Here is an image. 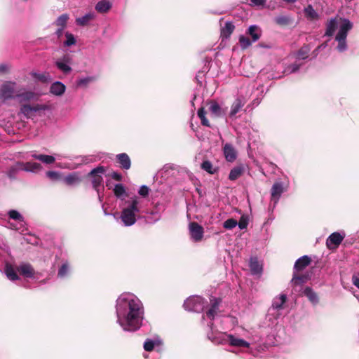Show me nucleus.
I'll use <instances>...</instances> for the list:
<instances>
[{
	"label": "nucleus",
	"instance_id": "1",
	"mask_svg": "<svg viewBox=\"0 0 359 359\" xmlns=\"http://www.w3.org/2000/svg\"><path fill=\"white\" fill-rule=\"evenodd\" d=\"M116 323L126 332H135L142 325L144 309L142 302L134 294L122 293L116 302Z\"/></svg>",
	"mask_w": 359,
	"mask_h": 359
},
{
	"label": "nucleus",
	"instance_id": "2",
	"mask_svg": "<svg viewBox=\"0 0 359 359\" xmlns=\"http://www.w3.org/2000/svg\"><path fill=\"white\" fill-rule=\"evenodd\" d=\"M352 28L353 23L348 19L337 15L326 23L325 35L332 36L337 31L334 36V42L337 43L335 48L338 52L343 53L348 49L347 35Z\"/></svg>",
	"mask_w": 359,
	"mask_h": 359
},
{
	"label": "nucleus",
	"instance_id": "3",
	"mask_svg": "<svg viewBox=\"0 0 359 359\" xmlns=\"http://www.w3.org/2000/svg\"><path fill=\"white\" fill-rule=\"evenodd\" d=\"M145 201L140 196H134L125 200L121 205L120 219L125 226L133 225L140 215L147 213Z\"/></svg>",
	"mask_w": 359,
	"mask_h": 359
},
{
	"label": "nucleus",
	"instance_id": "4",
	"mask_svg": "<svg viewBox=\"0 0 359 359\" xmlns=\"http://www.w3.org/2000/svg\"><path fill=\"white\" fill-rule=\"evenodd\" d=\"M206 303L203 297L192 296L184 301L183 306L187 311L201 313L204 310Z\"/></svg>",
	"mask_w": 359,
	"mask_h": 359
},
{
	"label": "nucleus",
	"instance_id": "5",
	"mask_svg": "<svg viewBox=\"0 0 359 359\" xmlns=\"http://www.w3.org/2000/svg\"><path fill=\"white\" fill-rule=\"evenodd\" d=\"M49 109L46 104H23L21 105L20 111L27 118H32L41 111Z\"/></svg>",
	"mask_w": 359,
	"mask_h": 359
},
{
	"label": "nucleus",
	"instance_id": "6",
	"mask_svg": "<svg viewBox=\"0 0 359 359\" xmlns=\"http://www.w3.org/2000/svg\"><path fill=\"white\" fill-rule=\"evenodd\" d=\"M16 83L6 81L0 86V98L4 101L15 98Z\"/></svg>",
	"mask_w": 359,
	"mask_h": 359
},
{
	"label": "nucleus",
	"instance_id": "7",
	"mask_svg": "<svg viewBox=\"0 0 359 359\" xmlns=\"http://www.w3.org/2000/svg\"><path fill=\"white\" fill-rule=\"evenodd\" d=\"M55 65L57 68L65 74H69L72 71V58L69 54L64 55L62 57L56 60Z\"/></svg>",
	"mask_w": 359,
	"mask_h": 359
},
{
	"label": "nucleus",
	"instance_id": "8",
	"mask_svg": "<svg viewBox=\"0 0 359 359\" xmlns=\"http://www.w3.org/2000/svg\"><path fill=\"white\" fill-rule=\"evenodd\" d=\"M104 172L105 168L104 166H98L93 169L89 173V175L92 177L93 187L98 193L103 181L102 175Z\"/></svg>",
	"mask_w": 359,
	"mask_h": 359
},
{
	"label": "nucleus",
	"instance_id": "9",
	"mask_svg": "<svg viewBox=\"0 0 359 359\" xmlns=\"http://www.w3.org/2000/svg\"><path fill=\"white\" fill-rule=\"evenodd\" d=\"M346 236L344 231L334 232L326 240L327 248L330 250L337 249Z\"/></svg>",
	"mask_w": 359,
	"mask_h": 359
},
{
	"label": "nucleus",
	"instance_id": "10",
	"mask_svg": "<svg viewBox=\"0 0 359 359\" xmlns=\"http://www.w3.org/2000/svg\"><path fill=\"white\" fill-rule=\"evenodd\" d=\"M8 217L10 219H12L18 222L17 224H15L13 223H10L9 224L10 228L12 229H15V230L23 231V229H24V227L25 225V222L24 220V217H22V215L18 211H17L15 210H9L8 212Z\"/></svg>",
	"mask_w": 359,
	"mask_h": 359
},
{
	"label": "nucleus",
	"instance_id": "11",
	"mask_svg": "<svg viewBox=\"0 0 359 359\" xmlns=\"http://www.w3.org/2000/svg\"><path fill=\"white\" fill-rule=\"evenodd\" d=\"M189 231L191 238L194 242H199L202 240L204 230L202 226L197 222H193L189 224Z\"/></svg>",
	"mask_w": 359,
	"mask_h": 359
},
{
	"label": "nucleus",
	"instance_id": "12",
	"mask_svg": "<svg viewBox=\"0 0 359 359\" xmlns=\"http://www.w3.org/2000/svg\"><path fill=\"white\" fill-rule=\"evenodd\" d=\"M286 190L282 182H276L271 189V201L274 203V207L278 203L282 194Z\"/></svg>",
	"mask_w": 359,
	"mask_h": 359
},
{
	"label": "nucleus",
	"instance_id": "13",
	"mask_svg": "<svg viewBox=\"0 0 359 359\" xmlns=\"http://www.w3.org/2000/svg\"><path fill=\"white\" fill-rule=\"evenodd\" d=\"M222 299L212 297L210 299V307L206 311V316L210 320H214L219 313V308L221 304Z\"/></svg>",
	"mask_w": 359,
	"mask_h": 359
},
{
	"label": "nucleus",
	"instance_id": "14",
	"mask_svg": "<svg viewBox=\"0 0 359 359\" xmlns=\"http://www.w3.org/2000/svg\"><path fill=\"white\" fill-rule=\"evenodd\" d=\"M15 99L21 104H26L38 100L39 95L32 90H22L15 95Z\"/></svg>",
	"mask_w": 359,
	"mask_h": 359
},
{
	"label": "nucleus",
	"instance_id": "15",
	"mask_svg": "<svg viewBox=\"0 0 359 359\" xmlns=\"http://www.w3.org/2000/svg\"><path fill=\"white\" fill-rule=\"evenodd\" d=\"M225 336L226 337L229 344L233 347L241 348V347H245V348H249L250 346V344L247 341L239 338L233 334H225Z\"/></svg>",
	"mask_w": 359,
	"mask_h": 359
},
{
	"label": "nucleus",
	"instance_id": "16",
	"mask_svg": "<svg viewBox=\"0 0 359 359\" xmlns=\"http://www.w3.org/2000/svg\"><path fill=\"white\" fill-rule=\"evenodd\" d=\"M287 300V296L284 294H281L276 297L272 302L271 307L269 309V313L275 314L276 311H278L283 309V306Z\"/></svg>",
	"mask_w": 359,
	"mask_h": 359
},
{
	"label": "nucleus",
	"instance_id": "17",
	"mask_svg": "<svg viewBox=\"0 0 359 359\" xmlns=\"http://www.w3.org/2000/svg\"><path fill=\"white\" fill-rule=\"evenodd\" d=\"M17 169H21L22 171L36 172L42 169L40 163L36 162L18 163Z\"/></svg>",
	"mask_w": 359,
	"mask_h": 359
},
{
	"label": "nucleus",
	"instance_id": "18",
	"mask_svg": "<svg viewBox=\"0 0 359 359\" xmlns=\"http://www.w3.org/2000/svg\"><path fill=\"white\" fill-rule=\"evenodd\" d=\"M223 152L226 160L233 162L236 159L237 152L232 144L226 143L223 148Z\"/></svg>",
	"mask_w": 359,
	"mask_h": 359
},
{
	"label": "nucleus",
	"instance_id": "19",
	"mask_svg": "<svg viewBox=\"0 0 359 359\" xmlns=\"http://www.w3.org/2000/svg\"><path fill=\"white\" fill-rule=\"evenodd\" d=\"M249 266L252 274L260 276L262 273V264L259 263L257 257H251L250 259Z\"/></svg>",
	"mask_w": 359,
	"mask_h": 359
},
{
	"label": "nucleus",
	"instance_id": "20",
	"mask_svg": "<svg viewBox=\"0 0 359 359\" xmlns=\"http://www.w3.org/2000/svg\"><path fill=\"white\" fill-rule=\"evenodd\" d=\"M65 90L66 86L60 81H55L52 83L50 88V93L55 96L62 95L65 93Z\"/></svg>",
	"mask_w": 359,
	"mask_h": 359
},
{
	"label": "nucleus",
	"instance_id": "21",
	"mask_svg": "<svg viewBox=\"0 0 359 359\" xmlns=\"http://www.w3.org/2000/svg\"><path fill=\"white\" fill-rule=\"evenodd\" d=\"M245 102L243 100L239 97L236 98L231 106L229 116L231 118L234 117L236 115V114L241 110V109L245 105Z\"/></svg>",
	"mask_w": 359,
	"mask_h": 359
},
{
	"label": "nucleus",
	"instance_id": "22",
	"mask_svg": "<svg viewBox=\"0 0 359 359\" xmlns=\"http://www.w3.org/2000/svg\"><path fill=\"white\" fill-rule=\"evenodd\" d=\"M18 271L26 278H34V270L29 264H22L18 268Z\"/></svg>",
	"mask_w": 359,
	"mask_h": 359
},
{
	"label": "nucleus",
	"instance_id": "23",
	"mask_svg": "<svg viewBox=\"0 0 359 359\" xmlns=\"http://www.w3.org/2000/svg\"><path fill=\"white\" fill-rule=\"evenodd\" d=\"M311 263V258L307 255L299 257L294 263V269L300 271L305 269Z\"/></svg>",
	"mask_w": 359,
	"mask_h": 359
},
{
	"label": "nucleus",
	"instance_id": "24",
	"mask_svg": "<svg viewBox=\"0 0 359 359\" xmlns=\"http://www.w3.org/2000/svg\"><path fill=\"white\" fill-rule=\"evenodd\" d=\"M116 159L123 169L128 170L130 168L131 162L127 154L122 153L117 154Z\"/></svg>",
	"mask_w": 359,
	"mask_h": 359
},
{
	"label": "nucleus",
	"instance_id": "25",
	"mask_svg": "<svg viewBox=\"0 0 359 359\" xmlns=\"http://www.w3.org/2000/svg\"><path fill=\"white\" fill-rule=\"evenodd\" d=\"M95 18V13L93 12H89L84 15L77 18L76 19V25L79 26H86L89 22Z\"/></svg>",
	"mask_w": 359,
	"mask_h": 359
},
{
	"label": "nucleus",
	"instance_id": "26",
	"mask_svg": "<svg viewBox=\"0 0 359 359\" xmlns=\"http://www.w3.org/2000/svg\"><path fill=\"white\" fill-rule=\"evenodd\" d=\"M64 182L67 185L74 186L81 182V178L78 173L72 172L64 178Z\"/></svg>",
	"mask_w": 359,
	"mask_h": 359
},
{
	"label": "nucleus",
	"instance_id": "27",
	"mask_svg": "<svg viewBox=\"0 0 359 359\" xmlns=\"http://www.w3.org/2000/svg\"><path fill=\"white\" fill-rule=\"evenodd\" d=\"M32 157L41 161L45 164H52L55 162V158L53 156L45 154H32Z\"/></svg>",
	"mask_w": 359,
	"mask_h": 359
},
{
	"label": "nucleus",
	"instance_id": "28",
	"mask_svg": "<svg viewBox=\"0 0 359 359\" xmlns=\"http://www.w3.org/2000/svg\"><path fill=\"white\" fill-rule=\"evenodd\" d=\"M248 34L252 36V41L256 42L260 38L261 31L257 25H253L248 27Z\"/></svg>",
	"mask_w": 359,
	"mask_h": 359
},
{
	"label": "nucleus",
	"instance_id": "29",
	"mask_svg": "<svg viewBox=\"0 0 359 359\" xmlns=\"http://www.w3.org/2000/svg\"><path fill=\"white\" fill-rule=\"evenodd\" d=\"M113 191L116 198L123 201L125 196H126V191L125 187L122 184H115Z\"/></svg>",
	"mask_w": 359,
	"mask_h": 359
},
{
	"label": "nucleus",
	"instance_id": "30",
	"mask_svg": "<svg viewBox=\"0 0 359 359\" xmlns=\"http://www.w3.org/2000/svg\"><path fill=\"white\" fill-rule=\"evenodd\" d=\"M244 171V168L243 166H236L233 168L229 175V179L231 181H234L237 180L239 177H241Z\"/></svg>",
	"mask_w": 359,
	"mask_h": 359
},
{
	"label": "nucleus",
	"instance_id": "31",
	"mask_svg": "<svg viewBox=\"0 0 359 359\" xmlns=\"http://www.w3.org/2000/svg\"><path fill=\"white\" fill-rule=\"evenodd\" d=\"M304 293L313 304L316 305L318 303V297L311 287H306L304 290Z\"/></svg>",
	"mask_w": 359,
	"mask_h": 359
},
{
	"label": "nucleus",
	"instance_id": "32",
	"mask_svg": "<svg viewBox=\"0 0 359 359\" xmlns=\"http://www.w3.org/2000/svg\"><path fill=\"white\" fill-rule=\"evenodd\" d=\"M111 6L109 1L107 0L100 1L95 6V9L100 13H106Z\"/></svg>",
	"mask_w": 359,
	"mask_h": 359
},
{
	"label": "nucleus",
	"instance_id": "33",
	"mask_svg": "<svg viewBox=\"0 0 359 359\" xmlns=\"http://www.w3.org/2000/svg\"><path fill=\"white\" fill-rule=\"evenodd\" d=\"M234 28H235V27L232 22H226L225 23V25L222 29V31H221L222 36L224 37L228 38L231 34L233 31L234 30Z\"/></svg>",
	"mask_w": 359,
	"mask_h": 359
},
{
	"label": "nucleus",
	"instance_id": "34",
	"mask_svg": "<svg viewBox=\"0 0 359 359\" xmlns=\"http://www.w3.org/2000/svg\"><path fill=\"white\" fill-rule=\"evenodd\" d=\"M70 271V266L67 262L63 263L57 272V277L60 278H64L68 276Z\"/></svg>",
	"mask_w": 359,
	"mask_h": 359
},
{
	"label": "nucleus",
	"instance_id": "35",
	"mask_svg": "<svg viewBox=\"0 0 359 359\" xmlns=\"http://www.w3.org/2000/svg\"><path fill=\"white\" fill-rule=\"evenodd\" d=\"M32 76L35 78L36 79L43 82V83H48L51 81V76L48 73H36L33 72L32 73Z\"/></svg>",
	"mask_w": 359,
	"mask_h": 359
},
{
	"label": "nucleus",
	"instance_id": "36",
	"mask_svg": "<svg viewBox=\"0 0 359 359\" xmlns=\"http://www.w3.org/2000/svg\"><path fill=\"white\" fill-rule=\"evenodd\" d=\"M5 274L11 280H16L19 279L18 274L11 266L6 265L5 268Z\"/></svg>",
	"mask_w": 359,
	"mask_h": 359
},
{
	"label": "nucleus",
	"instance_id": "37",
	"mask_svg": "<svg viewBox=\"0 0 359 359\" xmlns=\"http://www.w3.org/2000/svg\"><path fill=\"white\" fill-rule=\"evenodd\" d=\"M160 342L161 341L158 339H147L144 343V349L146 351H151L154 346L159 344Z\"/></svg>",
	"mask_w": 359,
	"mask_h": 359
},
{
	"label": "nucleus",
	"instance_id": "38",
	"mask_svg": "<svg viewBox=\"0 0 359 359\" xmlns=\"http://www.w3.org/2000/svg\"><path fill=\"white\" fill-rule=\"evenodd\" d=\"M210 111L215 116H220L222 114V109L216 102H212L209 107Z\"/></svg>",
	"mask_w": 359,
	"mask_h": 359
},
{
	"label": "nucleus",
	"instance_id": "39",
	"mask_svg": "<svg viewBox=\"0 0 359 359\" xmlns=\"http://www.w3.org/2000/svg\"><path fill=\"white\" fill-rule=\"evenodd\" d=\"M309 51L310 48L309 46H304L297 53L296 57L299 60H304L307 58Z\"/></svg>",
	"mask_w": 359,
	"mask_h": 359
},
{
	"label": "nucleus",
	"instance_id": "40",
	"mask_svg": "<svg viewBox=\"0 0 359 359\" xmlns=\"http://www.w3.org/2000/svg\"><path fill=\"white\" fill-rule=\"evenodd\" d=\"M274 21L276 24L283 26L289 25L292 20L287 15H279L275 18Z\"/></svg>",
	"mask_w": 359,
	"mask_h": 359
},
{
	"label": "nucleus",
	"instance_id": "41",
	"mask_svg": "<svg viewBox=\"0 0 359 359\" xmlns=\"http://www.w3.org/2000/svg\"><path fill=\"white\" fill-rule=\"evenodd\" d=\"M198 116L201 119V124L204 126L210 127V123L208 120L206 118V111H205L204 108H200L198 110Z\"/></svg>",
	"mask_w": 359,
	"mask_h": 359
},
{
	"label": "nucleus",
	"instance_id": "42",
	"mask_svg": "<svg viewBox=\"0 0 359 359\" xmlns=\"http://www.w3.org/2000/svg\"><path fill=\"white\" fill-rule=\"evenodd\" d=\"M201 168L210 174H214L217 168H214L212 163L209 161H205L201 164Z\"/></svg>",
	"mask_w": 359,
	"mask_h": 359
},
{
	"label": "nucleus",
	"instance_id": "43",
	"mask_svg": "<svg viewBox=\"0 0 359 359\" xmlns=\"http://www.w3.org/2000/svg\"><path fill=\"white\" fill-rule=\"evenodd\" d=\"M68 20L69 15L67 13H64L57 18L55 21V25L58 27L65 28Z\"/></svg>",
	"mask_w": 359,
	"mask_h": 359
},
{
	"label": "nucleus",
	"instance_id": "44",
	"mask_svg": "<svg viewBox=\"0 0 359 359\" xmlns=\"http://www.w3.org/2000/svg\"><path fill=\"white\" fill-rule=\"evenodd\" d=\"M65 37L66 40L64 41L65 46H71L76 43L75 37L72 34L69 32H66Z\"/></svg>",
	"mask_w": 359,
	"mask_h": 359
},
{
	"label": "nucleus",
	"instance_id": "45",
	"mask_svg": "<svg viewBox=\"0 0 359 359\" xmlns=\"http://www.w3.org/2000/svg\"><path fill=\"white\" fill-rule=\"evenodd\" d=\"M252 42V41H250L248 37L243 35H241L239 37V43L243 49H246L248 48L251 45Z\"/></svg>",
	"mask_w": 359,
	"mask_h": 359
},
{
	"label": "nucleus",
	"instance_id": "46",
	"mask_svg": "<svg viewBox=\"0 0 359 359\" xmlns=\"http://www.w3.org/2000/svg\"><path fill=\"white\" fill-rule=\"evenodd\" d=\"M238 224V222L236 219H228L227 220H226L224 224H223V226L224 229H232L233 228H235Z\"/></svg>",
	"mask_w": 359,
	"mask_h": 359
},
{
	"label": "nucleus",
	"instance_id": "47",
	"mask_svg": "<svg viewBox=\"0 0 359 359\" xmlns=\"http://www.w3.org/2000/svg\"><path fill=\"white\" fill-rule=\"evenodd\" d=\"M93 81V78L90 76H86L79 79L76 83L78 86H86L90 82Z\"/></svg>",
	"mask_w": 359,
	"mask_h": 359
},
{
	"label": "nucleus",
	"instance_id": "48",
	"mask_svg": "<svg viewBox=\"0 0 359 359\" xmlns=\"http://www.w3.org/2000/svg\"><path fill=\"white\" fill-rule=\"evenodd\" d=\"M46 176L53 181L59 180L60 179V174L57 171H48Z\"/></svg>",
	"mask_w": 359,
	"mask_h": 359
},
{
	"label": "nucleus",
	"instance_id": "49",
	"mask_svg": "<svg viewBox=\"0 0 359 359\" xmlns=\"http://www.w3.org/2000/svg\"><path fill=\"white\" fill-rule=\"evenodd\" d=\"M18 168V163H15L13 167H11L8 172V175L10 178H14L15 175L17 174V172L18 171H20L22 170L21 169H17Z\"/></svg>",
	"mask_w": 359,
	"mask_h": 359
},
{
	"label": "nucleus",
	"instance_id": "50",
	"mask_svg": "<svg viewBox=\"0 0 359 359\" xmlns=\"http://www.w3.org/2000/svg\"><path fill=\"white\" fill-rule=\"evenodd\" d=\"M149 191V189L146 185H142L140 187L138 190V194L142 196L141 198H143L144 197H146L148 196Z\"/></svg>",
	"mask_w": 359,
	"mask_h": 359
},
{
	"label": "nucleus",
	"instance_id": "51",
	"mask_svg": "<svg viewBox=\"0 0 359 359\" xmlns=\"http://www.w3.org/2000/svg\"><path fill=\"white\" fill-rule=\"evenodd\" d=\"M306 14L311 18H314L317 16V13L311 6H309L305 8Z\"/></svg>",
	"mask_w": 359,
	"mask_h": 359
},
{
	"label": "nucleus",
	"instance_id": "52",
	"mask_svg": "<svg viewBox=\"0 0 359 359\" xmlns=\"http://www.w3.org/2000/svg\"><path fill=\"white\" fill-rule=\"evenodd\" d=\"M11 66L7 63L0 64V75L7 74L10 70Z\"/></svg>",
	"mask_w": 359,
	"mask_h": 359
},
{
	"label": "nucleus",
	"instance_id": "53",
	"mask_svg": "<svg viewBox=\"0 0 359 359\" xmlns=\"http://www.w3.org/2000/svg\"><path fill=\"white\" fill-rule=\"evenodd\" d=\"M306 281V278L304 276H299L295 274H294L293 278L292 279V282L294 283L295 284L297 283H302Z\"/></svg>",
	"mask_w": 359,
	"mask_h": 359
},
{
	"label": "nucleus",
	"instance_id": "54",
	"mask_svg": "<svg viewBox=\"0 0 359 359\" xmlns=\"http://www.w3.org/2000/svg\"><path fill=\"white\" fill-rule=\"evenodd\" d=\"M299 69V65L293 64V65L289 66L286 69L285 72L287 73H294L297 71H298Z\"/></svg>",
	"mask_w": 359,
	"mask_h": 359
},
{
	"label": "nucleus",
	"instance_id": "55",
	"mask_svg": "<svg viewBox=\"0 0 359 359\" xmlns=\"http://www.w3.org/2000/svg\"><path fill=\"white\" fill-rule=\"evenodd\" d=\"M353 284L359 289V273L354 274L352 277Z\"/></svg>",
	"mask_w": 359,
	"mask_h": 359
},
{
	"label": "nucleus",
	"instance_id": "56",
	"mask_svg": "<svg viewBox=\"0 0 359 359\" xmlns=\"http://www.w3.org/2000/svg\"><path fill=\"white\" fill-rule=\"evenodd\" d=\"M111 177L116 180V181H121V179H122V176L120 173L118 172H113L111 175Z\"/></svg>",
	"mask_w": 359,
	"mask_h": 359
},
{
	"label": "nucleus",
	"instance_id": "57",
	"mask_svg": "<svg viewBox=\"0 0 359 359\" xmlns=\"http://www.w3.org/2000/svg\"><path fill=\"white\" fill-rule=\"evenodd\" d=\"M250 1L255 6H263L266 2L265 0H250Z\"/></svg>",
	"mask_w": 359,
	"mask_h": 359
},
{
	"label": "nucleus",
	"instance_id": "58",
	"mask_svg": "<svg viewBox=\"0 0 359 359\" xmlns=\"http://www.w3.org/2000/svg\"><path fill=\"white\" fill-rule=\"evenodd\" d=\"M237 225L238 226L240 229H244L247 227L248 224L245 221H241L239 223H238Z\"/></svg>",
	"mask_w": 359,
	"mask_h": 359
},
{
	"label": "nucleus",
	"instance_id": "59",
	"mask_svg": "<svg viewBox=\"0 0 359 359\" xmlns=\"http://www.w3.org/2000/svg\"><path fill=\"white\" fill-rule=\"evenodd\" d=\"M65 27H59L56 32H55V34L57 36V37H60L62 34V32H63V30H64Z\"/></svg>",
	"mask_w": 359,
	"mask_h": 359
},
{
	"label": "nucleus",
	"instance_id": "60",
	"mask_svg": "<svg viewBox=\"0 0 359 359\" xmlns=\"http://www.w3.org/2000/svg\"><path fill=\"white\" fill-rule=\"evenodd\" d=\"M155 221H158L160 219V215L158 213H155Z\"/></svg>",
	"mask_w": 359,
	"mask_h": 359
},
{
	"label": "nucleus",
	"instance_id": "61",
	"mask_svg": "<svg viewBox=\"0 0 359 359\" xmlns=\"http://www.w3.org/2000/svg\"><path fill=\"white\" fill-rule=\"evenodd\" d=\"M326 47V44H322L321 46H319L318 48H317V50L322 48H325Z\"/></svg>",
	"mask_w": 359,
	"mask_h": 359
},
{
	"label": "nucleus",
	"instance_id": "62",
	"mask_svg": "<svg viewBox=\"0 0 359 359\" xmlns=\"http://www.w3.org/2000/svg\"><path fill=\"white\" fill-rule=\"evenodd\" d=\"M41 283H46V281L45 280H42V281H41Z\"/></svg>",
	"mask_w": 359,
	"mask_h": 359
},
{
	"label": "nucleus",
	"instance_id": "63",
	"mask_svg": "<svg viewBox=\"0 0 359 359\" xmlns=\"http://www.w3.org/2000/svg\"><path fill=\"white\" fill-rule=\"evenodd\" d=\"M104 214H105L106 215H109L108 213H107V212H106V211H104Z\"/></svg>",
	"mask_w": 359,
	"mask_h": 359
}]
</instances>
